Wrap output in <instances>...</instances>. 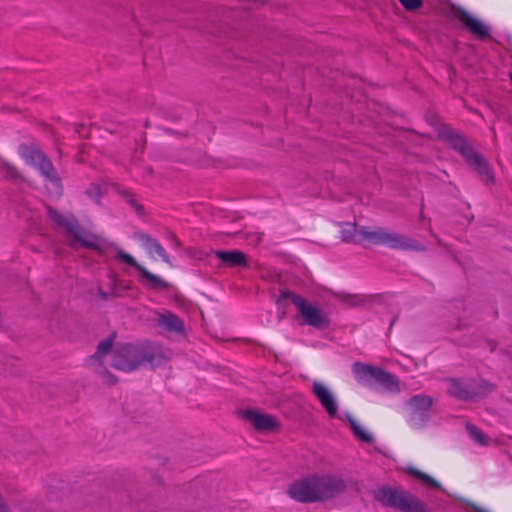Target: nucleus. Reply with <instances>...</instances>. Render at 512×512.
<instances>
[{"label":"nucleus","instance_id":"obj_27","mask_svg":"<svg viewBox=\"0 0 512 512\" xmlns=\"http://www.w3.org/2000/svg\"><path fill=\"white\" fill-rule=\"evenodd\" d=\"M465 510L467 512H490L488 509L481 507L475 503L472 502H466L465 503Z\"/></svg>","mask_w":512,"mask_h":512},{"label":"nucleus","instance_id":"obj_24","mask_svg":"<svg viewBox=\"0 0 512 512\" xmlns=\"http://www.w3.org/2000/svg\"><path fill=\"white\" fill-rule=\"evenodd\" d=\"M408 472L410 475L426 482L427 484H429L431 487L435 488V489H441V485L440 483H438L436 480H434L432 477H430L429 475L419 471L418 469L416 468H412L410 467L408 469Z\"/></svg>","mask_w":512,"mask_h":512},{"label":"nucleus","instance_id":"obj_20","mask_svg":"<svg viewBox=\"0 0 512 512\" xmlns=\"http://www.w3.org/2000/svg\"><path fill=\"white\" fill-rule=\"evenodd\" d=\"M113 338L108 337L101 341L97 347L96 353L91 357V361L100 362L104 356H106L112 349Z\"/></svg>","mask_w":512,"mask_h":512},{"label":"nucleus","instance_id":"obj_29","mask_svg":"<svg viewBox=\"0 0 512 512\" xmlns=\"http://www.w3.org/2000/svg\"><path fill=\"white\" fill-rule=\"evenodd\" d=\"M127 201L137 210V211H140L142 208L140 205H138L134 199L132 198V196L129 194L128 195V198H127Z\"/></svg>","mask_w":512,"mask_h":512},{"label":"nucleus","instance_id":"obj_25","mask_svg":"<svg viewBox=\"0 0 512 512\" xmlns=\"http://www.w3.org/2000/svg\"><path fill=\"white\" fill-rule=\"evenodd\" d=\"M0 174L8 179H17L19 177L16 167L4 160H0Z\"/></svg>","mask_w":512,"mask_h":512},{"label":"nucleus","instance_id":"obj_13","mask_svg":"<svg viewBox=\"0 0 512 512\" xmlns=\"http://www.w3.org/2000/svg\"><path fill=\"white\" fill-rule=\"evenodd\" d=\"M244 418L259 432H274L279 428V421L270 414L248 410L245 412Z\"/></svg>","mask_w":512,"mask_h":512},{"label":"nucleus","instance_id":"obj_8","mask_svg":"<svg viewBox=\"0 0 512 512\" xmlns=\"http://www.w3.org/2000/svg\"><path fill=\"white\" fill-rule=\"evenodd\" d=\"M375 497L383 505L397 508L402 512L428 511L425 503L403 489L382 487L376 492Z\"/></svg>","mask_w":512,"mask_h":512},{"label":"nucleus","instance_id":"obj_22","mask_svg":"<svg viewBox=\"0 0 512 512\" xmlns=\"http://www.w3.org/2000/svg\"><path fill=\"white\" fill-rule=\"evenodd\" d=\"M349 422H350V426H351V429L353 430L354 434L356 437H358L361 441L365 442V443H371L373 441V437L371 434H369L368 432H366L358 423L355 419H353L352 417H349Z\"/></svg>","mask_w":512,"mask_h":512},{"label":"nucleus","instance_id":"obj_16","mask_svg":"<svg viewBox=\"0 0 512 512\" xmlns=\"http://www.w3.org/2000/svg\"><path fill=\"white\" fill-rule=\"evenodd\" d=\"M157 324L168 332L182 333L184 331L183 321L170 311L157 313Z\"/></svg>","mask_w":512,"mask_h":512},{"label":"nucleus","instance_id":"obj_26","mask_svg":"<svg viewBox=\"0 0 512 512\" xmlns=\"http://www.w3.org/2000/svg\"><path fill=\"white\" fill-rule=\"evenodd\" d=\"M399 2L402 4V6L409 10V11H415L422 7L423 1L422 0H399Z\"/></svg>","mask_w":512,"mask_h":512},{"label":"nucleus","instance_id":"obj_21","mask_svg":"<svg viewBox=\"0 0 512 512\" xmlns=\"http://www.w3.org/2000/svg\"><path fill=\"white\" fill-rule=\"evenodd\" d=\"M359 227L356 224H348L347 228L342 231V240L344 242L360 244Z\"/></svg>","mask_w":512,"mask_h":512},{"label":"nucleus","instance_id":"obj_6","mask_svg":"<svg viewBox=\"0 0 512 512\" xmlns=\"http://www.w3.org/2000/svg\"><path fill=\"white\" fill-rule=\"evenodd\" d=\"M285 300H290L295 305L302 317V324L309 325L317 329H323L329 325V320L321 309L289 290L281 291L280 296L276 301L279 310L285 308Z\"/></svg>","mask_w":512,"mask_h":512},{"label":"nucleus","instance_id":"obj_31","mask_svg":"<svg viewBox=\"0 0 512 512\" xmlns=\"http://www.w3.org/2000/svg\"><path fill=\"white\" fill-rule=\"evenodd\" d=\"M283 315H284V311L281 314H279V318L280 319L283 318Z\"/></svg>","mask_w":512,"mask_h":512},{"label":"nucleus","instance_id":"obj_7","mask_svg":"<svg viewBox=\"0 0 512 512\" xmlns=\"http://www.w3.org/2000/svg\"><path fill=\"white\" fill-rule=\"evenodd\" d=\"M352 372L357 382L363 386L370 385V381L373 379L389 393L396 394L400 392L398 377L382 368L361 362H354Z\"/></svg>","mask_w":512,"mask_h":512},{"label":"nucleus","instance_id":"obj_11","mask_svg":"<svg viewBox=\"0 0 512 512\" xmlns=\"http://www.w3.org/2000/svg\"><path fill=\"white\" fill-rule=\"evenodd\" d=\"M433 405V398L429 395L418 394L412 396L407 402L408 423L413 428L423 427L428 419Z\"/></svg>","mask_w":512,"mask_h":512},{"label":"nucleus","instance_id":"obj_17","mask_svg":"<svg viewBox=\"0 0 512 512\" xmlns=\"http://www.w3.org/2000/svg\"><path fill=\"white\" fill-rule=\"evenodd\" d=\"M138 238L142 246L147 250V252L151 256H154V254H156L164 262L172 266L169 255L167 254L163 246L155 238H152L150 235L146 233H140L138 235Z\"/></svg>","mask_w":512,"mask_h":512},{"label":"nucleus","instance_id":"obj_23","mask_svg":"<svg viewBox=\"0 0 512 512\" xmlns=\"http://www.w3.org/2000/svg\"><path fill=\"white\" fill-rule=\"evenodd\" d=\"M466 429H467L470 437L475 442H477V443H479L480 445H483V446L488 445L487 436L480 429H478L475 425L467 424L466 425Z\"/></svg>","mask_w":512,"mask_h":512},{"label":"nucleus","instance_id":"obj_5","mask_svg":"<svg viewBox=\"0 0 512 512\" xmlns=\"http://www.w3.org/2000/svg\"><path fill=\"white\" fill-rule=\"evenodd\" d=\"M360 244L371 243L375 245H386L392 249L424 251L425 246L408 236L390 232L385 228L376 227L371 229L367 226H360Z\"/></svg>","mask_w":512,"mask_h":512},{"label":"nucleus","instance_id":"obj_28","mask_svg":"<svg viewBox=\"0 0 512 512\" xmlns=\"http://www.w3.org/2000/svg\"><path fill=\"white\" fill-rule=\"evenodd\" d=\"M0 512H20L17 509L11 510L4 502L2 497L0 496Z\"/></svg>","mask_w":512,"mask_h":512},{"label":"nucleus","instance_id":"obj_18","mask_svg":"<svg viewBox=\"0 0 512 512\" xmlns=\"http://www.w3.org/2000/svg\"><path fill=\"white\" fill-rule=\"evenodd\" d=\"M215 256L221 262L230 267H248V260L246 255L240 250L215 251Z\"/></svg>","mask_w":512,"mask_h":512},{"label":"nucleus","instance_id":"obj_30","mask_svg":"<svg viewBox=\"0 0 512 512\" xmlns=\"http://www.w3.org/2000/svg\"><path fill=\"white\" fill-rule=\"evenodd\" d=\"M170 238H171L172 245H174L175 247H179L180 242H179L178 238L174 234H171Z\"/></svg>","mask_w":512,"mask_h":512},{"label":"nucleus","instance_id":"obj_9","mask_svg":"<svg viewBox=\"0 0 512 512\" xmlns=\"http://www.w3.org/2000/svg\"><path fill=\"white\" fill-rule=\"evenodd\" d=\"M25 161L39 170L50 186V193L59 197L62 194V184L52 162L40 150L25 147L22 150Z\"/></svg>","mask_w":512,"mask_h":512},{"label":"nucleus","instance_id":"obj_14","mask_svg":"<svg viewBox=\"0 0 512 512\" xmlns=\"http://www.w3.org/2000/svg\"><path fill=\"white\" fill-rule=\"evenodd\" d=\"M313 393L326 410L329 416L334 417L338 413V403L333 393L320 382L313 383Z\"/></svg>","mask_w":512,"mask_h":512},{"label":"nucleus","instance_id":"obj_3","mask_svg":"<svg viewBox=\"0 0 512 512\" xmlns=\"http://www.w3.org/2000/svg\"><path fill=\"white\" fill-rule=\"evenodd\" d=\"M441 135L448 145L474 168L483 182L486 184L494 182V173L488 161L473 148L464 135L452 130H444Z\"/></svg>","mask_w":512,"mask_h":512},{"label":"nucleus","instance_id":"obj_1","mask_svg":"<svg viewBox=\"0 0 512 512\" xmlns=\"http://www.w3.org/2000/svg\"><path fill=\"white\" fill-rule=\"evenodd\" d=\"M345 482L338 477L312 476L293 483L288 490L291 498L303 503L324 501L345 490Z\"/></svg>","mask_w":512,"mask_h":512},{"label":"nucleus","instance_id":"obj_2","mask_svg":"<svg viewBox=\"0 0 512 512\" xmlns=\"http://www.w3.org/2000/svg\"><path fill=\"white\" fill-rule=\"evenodd\" d=\"M111 365L118 370L131 372L146 365L152 368L160 365V357L149 345L126 343L113 349Z\"/></svg>","mask_w":512,"mask_h":512},{"label":"nucleus","instance_id":"obj_19","mask_svg":"<svg viewBox=\"0 0 512 512\" xmlns=\"http://www.w3.org/2000/svg\"><path fill=\"white\" fill-rule=\"evenodd\" d=\"M463 25L475 36L485 38L489 36L488 27L480 20L473 18L467 12H462L459 17Z\"/></svg>","mask_w":512,"mask_h":512},{"label":"nucleus","instance_id":"obj_10","mask_svg":"<svg viewBox=\"0 0 512 512\" xmlns=\"http://www.w3.org/2000/svg\"><path fill=\"white\" fill-rule=\"evenodd\" d=\"M447 393L462 401H473L481 398L493 391L494 386L485 381L460 380L457 378H448Z\"/></svg>","mask_w":512,"mask_h":512},{"label":"nucleus","instance_id":"obj_4","mask_svg":"<svg viewBox=\"0 0 512 512\" xmlns=\"http://www.w3.org/2000/svg\"><path fill=\"white\" fill-rule=\"evenodd\" d=\"M49 218L59 227L63 228L67 235L71 237L70 245L76 247L77 243H80L83 247L97 250L100 253H104L107 249L113 245L98 236L92 234H85L79 227L77 220L73 216H64L48 207Z\"/></svg>","mask_w":512,"mask_h":512},{"label":"nucleus","instance_id":"obj_12","mask_svg":"<svg viewBox=\"0 0 512 512\" xmlns=\"http://www.w3.org/2000/svg\"><path fill=\"white\" fill-rule=\"evenodd\" d=\"M115 258L138 270L141 276L148 282L149 288L158 290H164L168 288L169 284L165 280L151 273L145 267L140 265L132 255L124 252L121 249H117Z\"/></svg>","mask_w":512,"mask_h":512},{"label":"nucleus","instance_id":"obj_15","mask_svg":"<svg viewBox=\"0 0 512 512\" xmlns=\"http://www.w3.org/2000/svg\"><path fill=\"white\" fill-rule=\"evenodd\" d=\"M130 287L128 284L119 280L115 273L108 275L107 290H103L101 287L98 288V295L103 300H108L116 297H121L123 292L128 290Z\"/></svg>","mask_w":512,"mask_h":512}]
</instances>
